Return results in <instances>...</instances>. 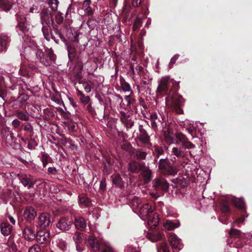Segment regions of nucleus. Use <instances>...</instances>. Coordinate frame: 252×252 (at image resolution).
<instances>
[{
	"instance_id": "nucleus-60",
	"label": "nucleus",
	"mask_w": 252,
	"mask_h": 252,
	"mask_svg": "<svg viewBox=\"0 0 252 252\" xmlns=\"http://www.w3.org/2000/svg\"><path fill=\"white\" fill-rule=\"evenodd\" d=\"M150 118L151 121H156L158 119V115L156 113H154L151 115Z\"/></svg>"
},
{
	"instance_id": "nucleus-38",
	"label": "nucleus",
	"mask_w": 252,
	"mask_h": 252,
	"mask_svg": "<svg viewBox=\"0 0 252 252\" xmlns=\"http://www.w3.org/2000/svg\"><path fill=\"white\" fill-rule=\"evenodd\" d=\"M79 203L82 205H88L90 203V201L86 195H82L79 196Z\"/></svg>"
},
{
	"instance_id": "nucleus-41",
	"label": "nucleus",
	"mask_w": 252,
	"mask_h": 252,
	"mask_svg": "<svg viewBox=\"0 0 252 252\" xmlns=\"http://www.w3.org/2000/svg\"><path fill=\"white\" fill-rule=\"evenodd\" d=\"M241 232L240 231L235 229H232L229 231V235L231 237L233 238H237L240 235Z\"/></svg>"
},
{
	"instance_id": "nucleus-13",
	"label": "nucleus",
	"mask_w": 252,
	"mask_h": 252,
	"mask_svg": "<svg viewBox=\"0 0 252 252\" xmlns=\"http://www.w3.org/2000/svg\"><path fill=\"white\" fill-rule=\"evenodd\" d=\"M71 224V220L66 218H62L57 224V227L63 231H66L70 228Z\"/></svg>"
},
{
	"instance_id": "nucleus-7",
	"label": "nucleus",
	"mask_w": 252,
	"mask_h": 252,
	"mask_svg": "<svg viewBox=\"0 0 252 252\" xmlns=\"http://www.w3.org/2000/svg\"><path fill=\"white\" fill-rule=\"evenodd\" d=\"M90 246L91 249L94 252L100 250L101 247V243L104 241L103 240L99 241L96 237L93 235H89L86 240Z\"/></svg>"
},
{
	"instance_id": "nucleus-61",
	"label": "nucleus",
	"mask_w": 252,
	"mask_h": 252,
	"mask_svg": "<svg viewBox=\"0 0 252 252\" xmlns=\"http://www.w3.org/2000/svg\"><path fill=\"white\" fill-rule=\"evenodd\" d=\"M8 218L9 220V221L13 224H15V223H16V220H15L14 219L13 217H12L10 215H8Z\"/></svg>"
},
{
	"instance_id": "nucleus-15",
	"label": "nucleus",
	"mask_w": 252,
	"mask_h": 252,
	"mask_svg": "<svg viewBox=\"0 0 252 252\" xmlns=\"http://www.w3.org/2000/svg\"><path fill=\"white\" fill-rule=\"evenodd\" d=\"M145 167V163L143 162L132 161L128 164V169L132 172L143 170Z\"/></svg>"
},
{
	"instance_id": "nucleus-6",
	"label": "nucleus",
	"mask_w": 252,
	"mask_h": 252,
	"mask_svg": "<svg viewBox=\"0 0 252 252\" xmlns=\"http://www.w3.org/2000/svg\"><path fill=\"white\" fill-rule=\"evenodd\" d=\"M176 138L177 139V143L181 144L182 146L187 149H192L195 146L191 142L189 141L186 136L182 133H178L176 134Z\"/></svg>"
},
{
	"instance_id": "nucleus-55",
	"label": "nucleus",
	"mask_w": 252,
	"mask_h": 252,
	"mask_svg": "<svg viewBox=\"0 0 252 252\" xmlns=\"http://www.w3.org/2000/svg\"><path fill=\"white\" fill-rule=\"evenodd\" d=\"M141 2V0H132V4L134 7L138 6Z\"/></svg>"
},
{
	"instance_id": "nucleus-54",
	"label": "nucleus",
	"mask_w": 252,
	"mask_h": 252,
	"mask_svg": "<svg viewBox=\"0 0 252 252\" xmlns=\"http://www.w3.org/2000/svg\"><path fill=\"white\" fill-rule=\"evenodd\" d=\"M24 130L28 131H32V127L30 124H25L24 127Z\"/></svg>"
},
{
	"instance_id": "nucleus-57",
	"label": "nucleus",
	"mask_w": 252,
	"mask_h": 252,
	"mask_svg": "<svg viewBox=\"0 0 252 252\" xmlns=\"http://www.w3.org/2000/svg\"><path fill=\"white\" fill-rule=\"evenodd\" d=\"M84 85V90L87 93H90L91 91V87L88 84H83Z\"/></svg>"
},
{
	"instance_id": "nucleus-50",
	"label": "nucleus",
	"mask_w": 252,
	"mask_h": 252,
	"mask_svg": "<svg viewBox=\"0 0 252 252\" xmlns=\"http://www.w3.org/2000/svg\"><path fill=\"white\" fill-rule=\"evenodd\" d=\"M136 155L140 159H144L146 157V153L143 151H138Z\"/></svg>"
},
{
	"instance_id": "nucleus-46",
	"label": "nucleus",
	"mask_w": 252,
	"mask_h": 252,
	"mask_svg": "<svg viewBox=\"0 0 252 252\" xmlns=\"http://www.w3.org/2000/svg\"><path fill=\"white\" fill-rule=\"evenodd\" d=\"M55 20L56 22L58 24H60L63 23V18L62 16L61 13H58L55 16Z\"/></svg>"
},
{
	"instance_id": "nucleus-39",
	"label": "nucleus",
	"mask_w": 252,
	"mask_h": 252,
	"mask_svg": "<svg viewBox=\"0 0 252 252\" xmlns=\"http://www.w3.org/2000/svg\"><path fill=\"white\" fill-rule=\"evenodd\" d=\"M18 118L22 120L28 121L29 119V116L27 113L22 112H18L17 113Z\"/></svg>"
},
{
	"instance_id": "nucleus-25",
	"label": "nucleus",
	"mask_w": 252,
	"mask_h": 252,
	"mask_svg": "<svg viewBox=\"0 0 252 252\" xmlns=\"http://www.w3.org/2000/svg\"><path fill=\"white\" fill-rule=\"evenodd\" d=\"M138 137L140 141L143 143L146 144L149 142L150 137L144 129L140 130V134Z\"/></svg>"
},
{
	"instance_id": "nucleus-47",
	"label": "nucleus",
	"mask_w": 252,
	"mask_h": 252,
	"mask_svg": "<svg viewBox=\"0 0 252 252\" xmlns=\"http://www.w3.org/2000/svg\"><path fill=\"white\" fill-rule=\"evenodd\" d=\"M121 121L124 124H125V125L127 124L128 120L127 119V115L124 112H121Z\"/></svg>"
},
{
	"instance_id": "nucleus-10",
	"label": "nucleus",
	"mask_w": 252,
	"mask_h": 252,
	"mask_svg": "<svg viewBox=\"0 0 252 252\" xmlns=\"http://www.w3.org/2000/svg\"><path fill=\"white\" fill-rule=\"evenodd\" d=\"M172 82L170 79L169 76L163 77L161 78L159 82L158 86L157 88V91L166 92L168 89L169 84Z\"/></svg>"
},
{
	"instance_id": "nucleus-1",
	"label": "nucleus",
	"mask_w": 252,
	"mask_h": 252,
	"mask_svg": "<svg viewBox=\"0 0 252 252\" xmlns=\"http://www.w3.org/2000/svg\"><path fill=\"white\" fill-rule=\"evenodd\" d=\"M183 104L182 98L179 96L177 94L172 93L170 91L166 98V104L168 107L174 109L179 114L183 113L181 106Z\"/></svg>"
},
{
	"instance_id": "nucleus-52",
	"label": "nucleus",
	"mask_w": 252,
	"mask_h": 252,
	"mask_svg": "<svg viewBox=\"0 0 252 252\" xmlns=\"http://www.w3.org/2000/svg\"><path fill=\"white\" fill-rule=\"evenodd\" d=\"M154 151L157 153L158 157L159 155H161L163 152V150L161 148H160L157 146H154Z\"/></svg>"
},
{
	"instance_id": "nucleus-58",
	"label": "nucleus",
	"mask_w": 252,
	"mask_h": 252,
	"mask_svg": "<svg viewBox=\"0 0 252 252\" xmlns=\"http://www.w3.org/2000/svg\"><path fill=\"white\" fill-rule=\"evenodd\" d=\"M20 122L18 119H14L12 122V125L15 127H17L20 126Z\"/></svg>"
},
{
	"instance_id": "nucleus-28",
	"label": "nucleus",
	"mask_w": 252,
	"mask_h": 252,
	"mask_svg": "<svg viewBox=\"0 0 252 252\" xmlns=\"http://www.w3.org/2000/svg\"><path fill=\"white\" fill-rule=\"evenodd\" d=\"M8 37L6 35H0V52L4 51L8 42Z\"/></svg>"
},
{
	"instance_id": "nucleus-44",
	"label": "nucleus",
	"mask_w": 252,
	"mask_h": 252,
	"mask_svg": "<svg viewBox=\"0 0 252 252\" xmlns=\"http://www.w3.org/2000/svg\"><path fill=\"white\" fill-rule=\"evenodd\" d=\"M41 248L38 245H34L31 247L29 250V252H40Z\"/></svg>"
},
{
	"instance_id": "nucleus-4",
	"label": "nucleus",
	"mask_w": 252,
	"mask_h": 252,
	"mask_svg": "<svg viewBox=\"0 0 252 252\" xmlns=\"http://www.w3.org/2000/svg\"><path fill=\"white\" fill-rule=\"evenodd\" d=\"M168 239L174 252H178L183 248L181 240L174 233L168 234Z\"/></svg>"
},
{
	"instance_id": "nucleus-29",
	"label": "nucleus",
	"mask_w": 252,
	"mask_h": 252,
	"mask_svg": "<svg viewBox=\"0 0 252 252\" xmlns=\"http://www.w3.org/2000/svg\"><path fill=\"white\" fill-rule=\"evenodd\" d=\"M153 79L152 76L147 71L144 72L142 76V83L144 85L150 84Z\"/></svg>"
},
{
	"instance_id": "nucleus-32",
	"label": "nucleus",
	"mask_w": 252,
	"mask_h": 252,
	"mask_svg": "<svg viewBox=\"0 0 252 252\" xmlns=\"http://www.w3.org/2000/svg\"><path fill=\"white\" fill-rule=\"evenodd\" d=\"M18 25L17 26V31L19 32V34H21L22 32H25L27 29L26 24L24 22L20 21L18 18Z\"/></svg>"
},
{
	"instance_id": "nucleus-20",
	"label": "nucleus",
	"mask_w": 252,
	"mask_h": 252,
	"mask_svg": "<svg viewBox=\"0 0 252 252\" xmlns=\"http://www.w3.org/2000/svg\"><path fill=\"white\" fill-rule=\"evenodd\" d=\"M75 225L76 228L81 231L85 229L87 226V223L85 219L82 217H76L75 219Z\"/></svg>"
},
{
	"instance_id": "nucleus-19",
	"label": "nucleus",
	"mask_w": 252,
	"mask_h": 252,
	"mask_svg": "<svg viewBox=\"0 0 252 252\" xmlns=\"http://www.w3.org/2000/svg\"><path fill=\"white\" fill-rule=\"evenodd\" d=\"M0 227L1 233L4 236L10 234L13 230V226L7 222L1 223Z\"/></svg>"
},
{
	"instance_id": "nucleus-45",
	"label": "nucleus",
	"mask_w": 252,
	"mask_h": 252,
	"mask_svg": "<svg viewBox=\"0 0 252 252\" xmlns=\"http://www.w3.org/2000/svg\"><path fill=\"white\" fill-rule=\"evenodd\" d=\"M80 101L85 105L88 104L90 101V98L89 96L84 95L80 97Z\"/></svg>"
},
{
	"instance_id": "nucleus-11",
	"label": "nucleus",
	"mask_w": 252,
	"mask_h": 252,
	"mask_svg": "<svg viewBox=\"0 0 252 252\" xmlns=\"http://www.w3.org/2000/svg\"><path fill=\"white\" fill-rule=\"evenodd\" d=\"M41 23L43 25L49 26L52 21L50 12L47 9H43L40 13Z\"/></svg>"
},
{
	"instance_id": "nucleus-9",
	"label": "nucleus",
	"mask_w": 252,
	"mask_h": 252,
	"mask_svg": "<svg viewBox=\"0 0 252 252\" xmlns=\"http://www.w3.org/2000/svg\"><path fill=\"white\" fill-rule=\"evenodd\" d=\"M36 215L35 210L32 206H27L24 211V218L29 222H32L34 220Z\"/></svg>"
},
{
	"instance_id": "nucleus-26",
	"label": "nucleus",
	"mask_w": 252,
	"mask_h": 252,
	"mask_svg": "<svg viewBox=\"0 0 252 252\" xmlns=\"http://www.w3.org/2000/svg\"><path fill=\"white\" fill-rule=\"evenodd\" d=\"M228 201L227 203H230V201L233 203V205H244L245 203L244 199L243 198H236L233 196H229L227 198Z\"/></svg>"
},
{
	"instance_id": "nucleus-63",
	"label": "nucleus",
	"mask_w": 252,
	"mask_h": 252,
	"mask_svg": "<svg viewBox=\"0 0 252 252\" xmlns=\"http://www.w3.org/2000/svg\"><path fill=\"white\" fill-rule=\"evenodd\" d=\"M76 93H77V96H80V97L84 95L82 91H80L78 89H76Z\"/></svg>"
},
{
	"instance_id": "nucleus-42",
	"label": "nucleus",
	"mask_w": 252,
	"mask_h": 252,
	"mask_svg": "<svg viewBox=\"0 0 252 252\" xmlns=\"http://www.w3.org/2000/svg\"><path fill=\"white\" fill-rule=\"evenodd\" d=\"M39 12L37 4H33L29 9V13H37Z\"/></svg>"
},
{
	"instance_id": "nucleus-16",
	"label": "nucleus",
	"mask_w": 252,
	"mask_h": 252,
	"mask_svg": "<svg viewBox=\"0 0 252 252\" xmlns=\"http://www.w3.org/2000/svg\"><path fill=\"white\" fill-rule=\"evenodd\" d=\"M73 239L76 245V247L77 251L79 252H82L83 249L80 247V245L84 242L82 234L79 232H76L73 236Z\"/></svg>"
},
{
	"instance_id": "nucleus-17",
	"label": "nucleus",
	"mask_w": 252,
	"mask_h": 252,
	"mask_svg": "<svg viewBox=\"0 0 252 252\" xmlns=\"http://www.w3.org/2000/svg\"><path fill=\"white\" fill-rule=\"evenodd\" d=\"M49 237V233L48 231H38L35 236L37 242L39 243H44L46 242Z\"/></svg>"
},
{
	"instance_id": "nucleus-3",
	"label": "nucleus",
	"mask_w": 252,
	"mask_h": 252,
	"mask_svg": "<svg viewBox=\"0 0 252 252\" xmlns=\"http://www.w3.org/2000/svg\"><path fill=\"white\" fill-rule=\"evenodd\" d=\"M36 54L40 63L45 66L50 65L55 60V56L52 50L49 51L47 55H45L41 51L38 50Z\"/></svg>"
},
{
	"instance_id": "nucleus-8",
	"label": "nucleus",
	"mask_w": 252,
	"mask_h": 252,
	"mask_svg": "<svg viewBox=\"0 0 252 252\" xmlns=\"http://www.w3.org/2000/svg\"><path fill=\"white\" fill-rule=\"evenodd\" d=\"M141 218L146 220L153 214L155 206H138Z\"/></svg>"
},
{
	"instance_id": "nucleus-53",
	"label": "nucleus",
	"mask_w": 252,
	"mask_h": 252,
	"mask_svg": "<svg viewBox=\"0 0 252 252\" xmlns=\"http://www.w3.org/2000/svg\"><path fill=\"white\" fill-rule=\"evenodd\" d=\"M220 211L224 214H227L229 211V206H220Z\"/></svg>"
},
{
	"instance_id": "nucleus-12",
	"label": "nucleus",
	"mask_w": 252,
	"mask_h": 252,
	"mask_svg": "<svg viewBox=\"0 0 252 252\" xmlns=\"http://www.w3.org/2000/svg\"><path fill=\"white\" fill-rule=\"evenodd\" d=\"M38 225L42 228L48 226L51 222L50 216L47 213L41 214L38 218Z\"/></svg>"
},
{
	"instance_id": "nucleus-22",
	"label": "nucleus",
	"mask_w": 252,
	"mask_h": 252,
	"mask_svg": "<svg viewBox=\"0 0 252 252\" xmlns=\"http://www.w3.org/2000/svg\"><path fill=\"white\" fill-rule=\"evenodd\" d=\"M17 1V0H0V7L4 11H8L11 8L12 4Z\"/></svg>"
},
{
	"instance_id": "nucleus-33",
	"label": "nucleus",
	"mask_w": 252,
	"mask_h": 252,
	"mask_svg": "<svg viewBox=\"0 0 252 252\" xmlns=\"http://www.w3.org/2000/svg\"><path fill=\"white\" fill-rule=\"evenodd\" d=\"M158 252H170L169 247L164 242L161 243L157 246Z\"/></svg>"
},
{
	"instance_id": "nucleus-34",
	"label": "nucleus",
	"mask_w": 252,
	"mask_h": 252,
	"mask_svg": "<svg viewBox=\"0 0 252 252\" xmlns=\"http://www.w3.org/2000/svg\"><path fill=\"white\" fill-rule=\"evenodd\" d=\"M48 3L52 11H56L58 10L59 3L58 0H50Z\"/></svg>"
},
{
	"instance_id": "nucleus-18",
	"label": "nucleus",
	"mask_w": 252,
	"mask_h": 252,
	"mask_svg": "<svg viewBox=\"0 0 252 252\" xmlns=\"http://www.w3.org/2000/svg\"><path fill=\"white\" fill-rule=\"evenodd\" d=\"M147 219H148V224L151 228H155L159 222L158 215L157 213L153 214Z\"/></svg>"
},
{
	"instance_id": "nucleus-2",
	"label": "nucleus",
	"mask_w": 252,
	"mask_h": 252,
	"mask_svg": "<svg viewBox=\"0 0 252 252\" xmlns=\"http://www.w3.org/2000/svg\"><path fill=\"white\" fill-rule=\"evenodd\" d=\"M158 168L162 173L171 176H175L178 171L177 167L172 165L167 159H159Z\"/></svg>"
},
{
	"instance_id": "nucleus-24",
	"label": "nucleus",
	"mask_w": 252,
	"mask_h": 252,
	"mask_svg": "<svg viewBox=\"0 0 252 252\" xmlns=\"http://www.w3.org/2000/svg\"><path fill=\"white\" fill-rule=\"evenodd\" d=\"M146 236L149 240L153 242H156L162 238L161 233L158 232L148 233Z\"/></svg>"
},
{
	"instance_id": "nucleus-43",
	"label": "nucleus",
	"mask_w": 252,
	"mask_h": 252,
	"mask_svg": "<svg viewBox=\"0 0 252 252\" xmlns=\"http://www.w3.org/2000/svg\"><path fill=\"white\" fill-rule=\"evenodd\" d=\"M142 23V21L140 18H136L133 25V30L135 31L139 28Z\"/></svg>"
},
{
	"instance_id": "nucleus-36",
	"label": "nucleus",
	"mask_w": 252,
	"mask_h": 252,
	"mask_svg": "<svg viewBox=\"0 0 252 252\" xmlns=\"http://www.w3.org/2000/svg\"><path fill=\"white\" fill-rule=\"evenodd\" d=\"M121 88L122 90L125 92H130V94L132 93V91L131 89V87L130 85L126 82V81H123L121 83Z\"/></svg>"
},
{
	"instance_id": "nucleus-37",
	"label": "nucleus",
	"mask_w": 252,
	"mask_h": 252,
	"mask_svg": "<svg viewBox=\"0 0 252 252\" xmlns=\"http://www.w3.org/2000/svg\"><path fill=\"white\" fill-rule=\"evenodd\" d=\"M68 56L70 59H73L75 57L76 49L71 46H67Z\"/></svg>"
},
{
	"instance_id": "nucleus-35",
	"label": "nucleus",
	"mask_w": 252,
	"mask_h": 252,
	"mask_svg": "<svg viewBox=\"0 0 252 252\" xmlns=\"http://www.w3.org/2000/svg\"><path fill=\"white\" fill-rule=\"evenodd\" d=\"M172 153H173L174 155L178 158H183L185 156V153L177 147H173L172 148Z\"/></svg>"
},
{
	"instance_id": "nucleus-49",
	"label": "nucleus",
	"mask_w": 252,
	"mask_h": 252,
	"mask_svg": "<svg viewBox=\"0 0 252 252\" xmlns=\"http://www.w3.org/2000/svg\"><path fill=\"white\" fill-rule=\"evenodd\" d=\"M179 57V54L175 55L173 57H172L170 60L169 66L170 68H171L173 66V65L175 63L176 60L178 59V58Z\"/></svg>"
},
{
	"instance_id": "nucleus-64",
	"label": "nucleus",
	"mask_w": 252,
	"mask_h": 252,
	"mask_svg": "<svg viewBox=\"0 0 252 252\" xmlns=\"http://www.w3.org/2000/svg\"><path fill=\"white\" fill-rule=\"evenodd\" d=\"M125 99L127 102L128 104L130 105L131 102V98L130 96V94L125 96Z\"/></svg>"
},
{
	"instance_id": "nucleus-51",
	"label": "nucleus",
	"mask_w": 252,
	"mask_h": 252,
	"mask_svg": "<svg viewBox=\"0 0 252 252\" xmlns=\"http://www.w3.org/2000/svg\"><path fill=\"white\" fill-rule=\"evenodd\" d=\"M106 184L105 179H103L100 182L99 189L102 191H104L106 189Z\"/></svg>"
},
{
	"instance_id": "nucleus-48",
	"label": "nucleus",
	"mask_w": 252,
	"mask_h": 252,
	"mask_svg": "<svg viewBox=\"0 0 252 252\" xmlns=\"http://www.w3.org/2000/svg\"><path fill=\"white\" fill-rule=\"evenodd\" d=\"M58 246L62 250H63V251H64L67 247V244L63 240H59V241L58 242Z\"/></svg>"
},
{
	"instance_id": "nucleus-59",
	"label": "nucleus",
	"mask_w": 252,
	"mask_h": 252,
	"mask_svg": "<svg viewBox=\"0 0 252 252\" xmlns=\"http://www.w3.org/2000/svg\"><path fill=\"white\" fill-rule=\"evenodd\" d=\"M49 173L55 174L56 173V169L54 167H49L48 169Z\"/></svg>"
},
{
	"instance_id": "nucleus-27",
	"label": "nucleus",
	"mask_w": 252,
	"mask_h": 252,
	"mask_svg": "<svg viewBox=\"0 0 252 252\" xmlns=\"http://www.w3.org/2000/svg\"><path fill=\"white\" fill-rule=\"evenodd\" d=\"M112 182L114 185L120 188H122L124 186L123 180L119 174L112 176Z\"/></svg>"
},
{
	"instance_id": "nucleus-40",
	"label": "nucleus",
	"mask_w": 252,
	"mask_h": 252,
	"mask_svg": "<svg viewBox=\"0 0 252 252\" xmlns=\"http://www.w3.org/2000/svg\"><path fill=\"white\" fill-rule=\"evenodd\" d=\"M48 27L49 26L47 25H43L42 28V31L44 37L48 40L50 39Z\"/></svg>"
},
{
	"instance_id": "nucleus-5",
	"label": "nucleus",
	"mask_w": 252,
	"mask_h": 252,
	"mask_svg": "<svg viewBox=\"0 0 252 252\" xmlns=\"http://www.w3.org/2000/svg\"><path fill=\"white\" fill-rule=\"evenodd\" d=\"M153 187L157 190L166 191L169 188V184L164 178H158L153 180Z\"/></svg>"
},
{
	"instance_id": "nucleus-21",
	"label": "nucleus",
	"mask_w": 252,
	"mask_h": 252,
	"mask_svg": "<svg viewBox=\"0 0 252 252\" xmlns=\"http://www.w3.org/2000/svg\"><path fill=\"white\" fill-rule=\"evenodd\" d=\"M21 182L24 187H27L30 189L33 187L34 182L32 181V178L31 175H25L21 180Z\"/></svg>"
},
{
	"instance_id": "nucleus-62",
	"label": "nucleus",
	"mask_w": 252,
	"mask_h": 252,
	"mask_svg": "<svg viewBox=\"0 0 252 252\" xmlns=\"http://www.w3.org/2000/svg\"><path fill=\"white\" fill-rule=\"evenodd\" d=\"M87 105V109H88V110L90 112L93 113L94 111V109L93 108V107L92 106V105L91 104H89V103Z\"/></svg>"
},
{
	"instance_id": "nucleus-31",
	"label": "nucleus",
	"mask_w": 252,
	"mask_h": 252,
	"mask_svg": "<svg viewBox=\"0 0 252 252\" xmlns=\"http://www.w3.org/2000/svg\"><path fill=\"white\" fill-rule=\"evenodd\" d=\"M100 249L102 252H114V249L111 247L109 243L105 241L102 242Z\"/></svg>"
},
{
	"instance_id": "nucleus-30",
	"label": "nucleus",
	"mask_w": 252,
	"mask_h": 252,
	"mask_svg": "<svg viewBox=\"0 0 252 252\" xmlns=\"http://www.w3.org/2000/svg\"><path fill=\"white\" fill-rule=\"evenodd\" d=\"M179 225V223L176 224L171 220H166L163 224V226L165 229L168 230H173L175 228L178 227Z\"/></svg>"
},
{
	"instance_id": "nucleus-56",
	"label": "nucleus",
	"mask_w": 252,
	"mask_h": 252,
	"mask_svg": "<svg viewBox=\"0 0 252 252\" xmlns=\"http://www.w3.org/2000/svg\"><path fill=\"white\" fill-rule=\"evenodd\" d=\"M20 73L21 75H23L24 76H26L28 75V73L26 70H25V69L21 67L20 69Z\"/></svg>"
},
{
	"instance_id": "nucleus-23",
	"label": "nucleus",
	"mask_w": 252,
	"mask_h": 252,
	"mask_svg": "<svg viewBox=\"0 0 252 252\" xmlns=\"http://www.w3.org/2000/svg\"><path fill=\"white\" fill-rule=\"evenodd\" d=\"M91 3V0H85L82 4V9L85 11L88 15H92L94 13V11L90 6Z\"/></svg>"
},
{
	"instance_id": "nucleus-14",
	"label": "nucleus",
	"mask_w": 252,
	"mask_h": 252,
	"mask_svg": "<svg viewBox=\"0 0 252 252\" xmlns=\"http://www.w3.org/2000/svg\"><path fill=\"white\" fill-rule=\"evenodd\" d=\"M23 236L28 240L32 241L35 238L36 234L33 228L27 226L23 231Z\"/></svg>"
}]
</instances>
